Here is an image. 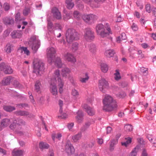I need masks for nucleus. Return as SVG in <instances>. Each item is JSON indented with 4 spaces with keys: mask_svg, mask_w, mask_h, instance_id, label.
I'll list each match as a JSON object with an SVG mask.
<instances>
[{
    "mask_svg": "<svg viewBox=\"0 0 156 156\" xmlns=\"http://www.w3.org/2000/svg\"><path fill=\"white\" fill-rule=\"evenodd\" d=\"M116 95L118 97L120 98H123L126 95V94L124 92L122 91L117 94Z\"/></svg>",
    "mask_w": 156,
    "mask_h": 156,
    "instance_id": "nucleus-49",
    "label": "nucleus"
},
{
    "mask_svg": "<svg viewBox=\"0 0 156 156\" xmlns=\"http://www.w3.org/2000/svg\"><path fill=\"white\" fill-rule=\"evenodd\" d=\"M24 151L22 150L14 149L12 151L13 156H23Z\"/></svg>",
    "mask_w": 156,
    "mask_h": 156,
    "instance_id": "nucleus-20",
    "label": "nucleus"
},
{
    "mask_svg": "<svg viewBox=\"0 0 156 156\" xmlns=\"http://www.w3.org/2000/svg\"><path fill=\"white\" fill-rule=\"evenodd\" d=\"M56 84V81L55 80H54L53 81L50 82L51 92L53 95L55 96L57 95L58 93Z\"/></svg>",
    "mask_w": 156,
    "mask_h": 156,
    "instance_id": "nucleus-13",
    "label": "nucleus"
},
{
    "mask_svg": "<svg viewBox=\"0 0 156 156\" xmlns=\"http://www.w3.org/2000/svg\"><path fill=\"white\" fill-rule=\"evenodd\" d=\"M72 93V95L74 96H77L79 95L78 92L75 89L73 90Z\"/></svg>",
    "mask_w": 156,
    "mask_h": 156,
    "instance_id": "nucleus-57",
    "label": "nucleus"
},
{
    "mask_svg": "<svg viewBox=\"0 0 156 156\" xmlns=\"http://www.w3.org/2000/svg\"><path fill=\"white\" fill-rule=\"evenodd\" d=\"M103 109L106 111H112L113 108H116L117 104L115 100L111 96L106 95L103 100Z\"/></svg>",
    "mask_w": 156,
    "mask_h": 156,
    "instance_id": "nucleus-2",
    "label": "nucleus"
},
{
    "mask_svg": "<svg viewBox=\"0 0 156 156\" xmlns=\"http://www.w3.org/2000/svg\"><path fill=\"white\" fill-rule=\"evenodd\" d=\"M15 114L17 116H23L29 115L28 112L25 111L18 110L15 112Z\"/></svg>",
    "mask_w": 156,
    "mask_h": 156,
    "instance_id": "nucleus-24",
    "label": "nucleus"
},
{
    "mask_svg": "<svg viewBox=\"0 0 156 156\" xmlns=\"http://www.w3.org/2000/svg\"><path fill=\"white\" fill-rule=\"evenodd\" d=\"M3 109L4 110L7 112H11L16 109L14 107L10 105H5L3 106Z\"/></svg>",
    "mask_w": 156,
    "mask_h": 156,
    "instance_id": "nucleus-29",
    "label": "nucleus"
},
{
    "mask_svg": "<svg viewBox=\"0 0 156 156\" xmlns=\"http://www.w3.org/2000/svg\"><path fill=\"white\" fill-rule=\"evenodd\" d=\"M66 4L67 8L69 9H71L74 7V4L72 0H66Z\"/></svg>",
    "mask_w": 156,
    "mask_h": 156,
    "instance_id": "nucleus-32",
    "label": "nucleus"
},
{
    "mask_svg": "<svg viewBox=\"0 0 156 156\" xmlns=\"http://www.w3.org/2000/svg\"><path fill=\"white\" fill-rule=\"evenodd\" d=\"M63 58L65 60L74 63L76 62V59L72 54L69 52L63 55Z\"/></svg>",
    "mask_w": 156,
    "mask_h": 156,
    "instance_id": "nucleus-12",
    "label": "nucleus"
},
{
    "mask_svg": "<svg viewBox=\"0 0 156 156\" xmlns=\"http://www.w3.org/2000/svg\"><path fill=\"white\" fill-rule=\"evenodd\" d=\"M49 147V145L48 144L43 142H41L39 144V147L42 150L44 149H47Z\"/></svg>",
    "mask_w": 156,
    "mask_h": 156,
    "instance_id": "nucleus-33",
    "label": "nucleus"
},
{
    "mask_svg": "<svg viewBox=\"0 0 156 156\" xmlns=\"http://www.w3.org/2000/svg\"><path fill=\"white\" fill-rule=\"evenodd\" d=\"M55 64L58 68H61L62 66V63L60 58L59 57H57L55 62Z\"/></svg>",
    "mask_w": 156,
    "mask_h": 156,
    "instance_id": "nucleus-40",
    "label": "nucleus"
},
{
    "mask_svg": "<svg viewBox=\"0 0 156 156\" xmlns=\"http://www.w3.org/2000/svg\"><path fill=\"white\" fill-rule=\"evenodd\" d=\"M137 54L139 58L141 59L144 58L145 57L144 54L142 53V51L141 50H138L137 51Z\"/></svg>",
    "mask_w": 156,
    "mask_h": 156,
    "instance_id": "nucleus-48",
    "label": "nucleus"
},
{
    "mask_svg": "<svg viewBox=\"0 0 156 156\" xmlns=\"http://www.w3.org/2000/svg\"><path fill=\"white\" fill-rule=\"evenodd\" d=\"M115 79L116 80H118L121 79L120 73L118 70H116V73L114 74Z\"/></svg>",
    "mask_w": 156,
    "mask_h": 156,
    "instance_id": "nucleus-46",
    "label": "nucleus"
},
{
    "mask_svg": "<svg viewBox=\"0 0 156 156\" xmlns=\"http://www.w3.org/2000/svg\"><path fill=\"white\" fill-rule=\"evenodd\" d=\"M44 63L42 61L39 59H35L34 62L33 72L37 75H39L44 69Z\"/></svg>",
    "mask_w": 156,
    "mask_h": 156,
    "instance_id": "nucleus-5",
    "label": "nucleus"
},
{
    "mask_svg": "<svg viewBox=\"0 0 156 156\" xmlns=\"http://www.w3.org/2000/svg\"><path fill=\"white\" fill-rule=\"evenodd\" d=\"M101 69L104 73H106L108 70V67L107 65L105 63H102L101 64Z\"/></svg>",
    "mask_w": 156,
    "mask_h": 156,
    "instance_id": "nucleus-35",
    "label": "nucleus"
},
{
    "mask_svg": "<svg viewBox=\"0 0 156 156\" xmlns=\"http://www.w3.org/2000/svg\"><path fill=\"white\" fill-rule=\"evenodd\" d=\"M21 35V32L18 30H14L11 34V37L13 38H19L20 37Z\"/></svg>",
    "mask_w": 156,
    "mask_h": 156,
    "instance_id": "nucleus-22",
    "label": "nucleus"
},
{
    "mask_svg": "<svg viewBox=\"0 0 156 156\" xmlns=\"http://www.w3.org/2000/svg\"><path fill=\"white\" fill-rule=\"evenodd\" d=\"M87 129L88 128L83 125L80 128V132H81V133L84 132L87 130Z\"/></svg>",
    "mask_w": 156,
    "mask_h": 156,
    "instance_id": "nucleus-64",
    "label": "nucleus"
},
{
    "mask_svg": "<svg viewBox=\"0 0 156 156\" xmlns=\"http://www.w3.org/2000/svg\"><path fill=\"white\" fill-rule=\"evenodd\" d=\"M52 13L53 17L58 20L61 19L62 18L61 13L56 7H54L52 9Z\"/></svg>",
    "mask_w": 156,
    "mask_h": 156,
    "instance_id": "nucleus-15",
    "label": "nucleus"
},
{
    "mask_svg": "<svg viewBox=\"0 0 156 156\" xmlns=\"http://www.w3.org/2000/svg\"><path fill=\"white\" fill-rule=\"evenodd\" d=\"M30 12V9L29 8H25L23 11V13L24 16H27Z\"/></svg>",
    "mask_w": 156,
    "mask_h": 156,
    "instance_id": "nucleus-52",
    "label": "nucleus"
},
{
    "mask_svg": "<svg viewBox=\"0 0 156 156\" xmlns=\"http://www.w3.org/2000/svg\"><path fill=\"white\" fill-rule=\"evenodd\" d=\"M3 8L5 11H8L10 9V6L8 3H5L4 4Z\"/></svg>",
    "mask_w": 156,
    "mask_h": 156,
    "instance_id": "nucleus-56",
    "label": "nucleus"
},
{
    "mask_svg": "<svg viewBox=\"0 0 156 156\" xmlns=\"http://www.w3.org/2000/svg\"><path fill=\"white\" fill-rule=\"evenodd\" d=\"M41 86L40 82L38 81H37L34 84V88L35 90L38 92L40 90V86Z\"/></svg>",
    "mask_w": 156,
    "mask_h": 156,
    "instance_id": "nucleus-38",
    "label": "nucleus"
},
{
    "mask_svg": "<svg viewBox=\"0 0 156 156\" xmlns=\"http://www.w3.org/2000/svg\"><path fill=\"white\" fill-rule=\"evenodd\" d=\"M81 137L82 133L81 132H79L77 134L72 136V139L74 142H76L80 140Z\"/></svg>",
    "mask_w": 156,
    "mask_h": 156,
    "instance_id": "nucleus-27",
    "label": "nucleus"
},
{
    "mask_svg": "<svg viewBox=\"0 0 156 156\" xmlns=\"http://www.w3.org/2000/svg\"><path fill=\"white\" fill-rule=\"evenodd\" d=\"M115 53V51L113 49L107 50L105 53V55L107 58L112 57Z\"/></svg>",
    "mask_w": 156,
    "mask_h": 156,
    "instance_id": "nucleus-25",
    "label": "nucleus"
},
{
    "mask_svg": "<svg viewBox=\"0 0 156 156\" xmlns=\"http://www.w3.org/2000/svg\"><path fill=\"white\" fill-rule=\"evenodd\" d=\"M146 11L150 13L151 11V7L150 4H147L146 6Z\"/></svg>",
    "mask_w": 156,
    "mask_h": 156,
    "instance_id": "nucleus-63",
    "label": "nucleus"
},
{
    "mask_svg": "<svg viewBox=\"0 0 156 156\" xmlns=\"http://www.w3.org/2000/svg\"><path fill=\"white\" fill-rule=\"evenodd\" d=\"M126 35L125 33H122L121 35L118 37L117 38V41L118 43H120L121 41L126 39Z\"/></svg>",
    "mask_w": 156,
    "mask_h": 156,
    "instance_id": "nucleus-36",
    "label": "nucleus"
},
{
    "mask_svg": "<svg viewBox=\"0 0 156 156\" xmlns=\"http://www.w3.org/2000/svg\"><path fill=\"white\" fill-rule=\"evenodd\" d=\"M97 19V16L93 14L85 15L83 17L84 20L86 22H88L90 21L93 22L96 20Z\"/></svg>",
    "mask_w": 156,
    "mask_h": 156,
    "instance_id": "nucleus-16",
    "label": "nucleus"
},
{
    "mask_svg": "<svg viewBox=\"0 0 156 156\" xmlns=\"http://www.w3.org/2000/svg\"><path fill=\"white\" fill-rule=\"evenodd\" d=\"M2 20L3 23L6 26L12 25L14 22L13 19L7 17L3 18Z\"/></svg>",
    "mask_w": 156,
    "mask_h": 156,
    "instance_id": "nucleus-17",
    "label": "nucleus"
},
{
    "mask_svg": "<svg viewBox=\"0 0 156 156\" xmlns=\"http://www.w3.org/2000/svg\"><path fill=\"white\" fill-rule=\"evenodd\" d=\"M61 115L58 116V117H61L62 119H65L68 117V115L65 113H63L62 112V113H60Z\"/></svg>",
    "mask_w": 156,
    "mask_h": 156,
    "instance_id": "nucleus-58",
    "label": "nucleus"
},
{
    "mask_svg": "<svg viewBox=\"0 0 156 156\" xmlns=\"http://www.w3.org/2000/svg\"><path fill=\"white\" fill-rule=\"evenodd\" d=\"M105 26L107 31L105 30V27L102 24H98L96 27V30L97 35L102 38L106 37L109 34H112L108 23H105Z\"/></svg>",
    "mask_w": 156,
    "mask_h": 156,
    "instance_id": "nucleus-1",
    "label": "nucleus"
},
{
    "mask_svg": "<svg viewBox=\"0 0 156 156\" xmlns=\"http://www.w3.org/2000/svg\"><path fill=\"white\" fill-rule=\"evenodd\" d=\"M72 13L71 12L67 13L66 15L65 20H68L72 17Z\"/></svg>",
    "mask_w": 156,
    "mask_h": 156,
    "instance_id": "nucleus-55",
    "label": "nucleus"
},
{
    "mask_svg": "<svg viewBox=\"0 0 156 156\" xmlns=\"http://www.w3.org/2000/svg\"><path fill=\"white\" fill-rule=\"evenodd\" d=\"M65 151L68 155L73 154L75 152V150L69 141H67L65 146Z\"/></svg>",
    "mask_w": 156,
    "mask_h": 156,
    "instance_id": "nucleus-11",
    "label": "nucleus"
},
{
    "mask_svg": "<svg viewBox=\"0 0 156 156\" xmlns=\"http://www.w3.org/2000/svg\"><path fill=\"white\" fill-rule=\"evenodd\" d=\"M66 39L67 42L71 43L74 41L79 39V36L76 30L72 28L68 29L66 34Z\"/></svg>",
    "mask_w": 156,
    "mask_h": 156,
    "instance_id": "nucleus-3",
    "label": "nucleus"
},
{
    "mask_svg": "<svg viewBox=\"0 0 156 156\" xmlns=\"http://www.w3.org/2000/svg\"><path fill=\"white\" fill-rule=\"evenodd\" d=\"M77 114V115L76 117V121L78 123H81L83 119V113L81 111H78Z\"/></svg>",
    "mask_w": 156,
    "mask_h": 156,
    "instance_id": "nucleus-19",
    "label": "nucleus"
},
{
    "mask_svg": "<svg viewBox=\"0 0 156 156\" xmlns=\"http://www.w3.org/2000/svg\"><path fill=\"white\" fill-rule=\"evenodd\" d=\"M11 32V30L10 29H8L5 30L4 33V35L5 37L8 36Z\"/></svg>",
    "mask_w": 156,
    "mask_h": 156,
    "instance_id": "nucleus-62",
    "label": "nucleus"
},
{
    "mask_svg": "<svg viewBox=\"0 0 156 156\" xmlns=\"http://www.w3.org/2000/svg\"><path fill=\"white\" fill-rule=\"evenodd\" d=\"M10 122V120L8 119H5L2 120L0 125V130L9 125Z\"/></svg>",
    "mask_w": 156,
    "mask_h": 156,
    "instance_id": "nucleus-18",
    "label": "nucleus"
},
{
    "mask_svg": "<svg viewBox=\"0 0 156 156\" xmlns=\"http://www.w3.org/2000/svg\"><path fill=\"white\" fill-rule=\"evenodd\" d=\"M70 71L69 69L68 68H63L62 70V76L66 77L67 74H68Z\"/></svg>",
    "mask_w": 156,
    "mask_h": 156,
    "instance_id": "nucleus-34",
    "label": "nucleus"
},
{
    "mask_svg": "<svg viewBox=\"0 0 156 156\" xmlns=\"http://www.w3.org/2000/svg\"><path fill=\"white\" fill-rule=\"evenodd\" d=\"M15 120L17 123V125H18L19 127L26 125V122L22 119H17Z\"/></svg>",
    "mask_w": 156,
    "mask_h": 156,
    "instance_id": "nucleus-31",
    "label": "nucleus"
},
{
    "mask_svg": "<svg viewBox=\"0 0 156 156\" xmlns=\"http://www.w3.org/2000/svg\"><path fill=\"white\" fill-rule=\"evenodd\" d=\"M88 47L89 51L90 52L94 53L96 51V46L94 44H90Z\"/></svg>",
    "mask_w": 156,
    "mask_h": 156,
    "instance_id": "nucleus-41",
    "label": "nucleus"
},
{
    "mask_svg": "<svg viewBox=\"0 0 156 156\" xmlns=\"http://www.w3.org/2000/svg\"><path fill=\"white\" fill-rule=\"evenodd\" d=\"M54 80L56 81V83L57 81L59 87V92L60 93H62L63 92L64 83L61 78L60 71L58 69L55 70L54 72L52 78L51 79V82L53 81Z\"/></svg>",
    "mask_w": 156,
    "mask_h": 156,
    "instance_id": "nucleus-4",
    "label": "nucleus"
},
{
    "mask_svg": "<svg viewBox=\"0 0 156 156\" xmlns=\"http://www.w3.org/2000/svg\"><path fill=\"white\" fill-rule=\"evenodd\" d=\"M55 28L56 30H57L56 31L55 34V35L58 38H59L61 37V26L58 24H56L55 27Z\"/></svg>",
    "mask_w": 156,
    "mask_h": 156,
    "instance_id": "nucleus-21",
    "label": "nucleus"
},
{
    "mask_svg": "<svg viewBox=\"0 0 156 156\" xmlns=\"http://www.w3.org/2000/svg\"><path fill=\"white\" fill-rule=\"evenodd\" d=\"M58 105L60 107L59 112L62 113V106L63 105V101L61 100H59L58 101Z\"/></svg>",
    "mask_w": 156,
    "mask_h": 156,
    "instance_id": "nucleus-50",
    "label": "nucleus"
},
{
    "mask_svg": "<svg viewBox=\"0 0 156 156\" xmlns=\"http://www.w3.org/2000/svg\"><path fill=\"white\" fill-rule=\"evenodd\" d=\"M86 78H81L80 79V81L82 83H85L89 79V77L87 76V73L86 74Z\"/></svg>",
    "mask_w": 156,
    "mask_h": 156,
    "instance_id": "nucleus-51",
    "label": "nucleus"
},
{
    "mask_svg": "<svg viewBox=\"0 0 156 156\" xmlns=\"http://www.w3.org/2000/svg\"><path fill=\"white\" fill-rule=\"evenodd\" d=\"M13 78H12L10 76L4 78L2 81L3 84L4 85H9L11 81H12Z\"/></svg>",
    "mask_w": 156,
    "mask_h": 156,
    "instance_id": "nucleus-23",
    "label": "nucleus"
},
{
    "mask_svg": "<svg viewBox=\"0 0 156 156\" xmlns=\"http://www.w3.org/2000/svg\"><path fill=\"white\" fill-rule=\"evenodd\" d=\"M56 50L53 47H51L47 49V55L48 61L50 63L54 62V59L55 56Z\"/></svg>",
    "mask_w": 156,
    "mask_h": 156,
    "instance_id": "nucleus-6",
    "label": "nucleus"
},
{
    "mask_svg": "<svg viewBox=\"0 0 156 156\" xmlns=\"http://www.w3.org/2000/svg\"><path fill=\"white\" fill-rule=\"evenodd\" d=\"M80 14L77 11H75L73 13L74 17L76 18L77 20H79L80 18Z\"/></svg>",
    "mask_w": 156,
    "mask_h": 156,
    "instance_id": "nucleus-53",
    "label": "nucleus"
},
{
    "mask_svg": "<svg viewBox=\"0 0 156 156\" xmlns=\"http://www.w3.org/2000/svg\"><path fill=\"white\" fill-rule=\"evenodd\" d=\"M48 28L49 31H51L54 28V26L53 23L51 22L48 20Z\"/></svg>",
    "mask_w": 156,
    "mask_h": 156,
    "instance_id": "nucleus-47",
    "label": "nucleus"
},
{
    "mask_svg": "<svg viewBox=\"0 0 156 156\" xmlns=\"http://www.w3.org/2000/svg\"><path fill=\"white\" fill-rule=\"evenodd\" d=\"M12 47V45L9 44H8L5 48V50L7 53H9L11 52V48Z\"/></svg>",
    "mask_w": 156,
    "mask_h": 156,
    "instance_id": "nucleus-39",
    "label": "nucleus"
},
{
    "mask_svg": "<svg viewBox=\"0 0 156 156\" xmlns=\"http://www.w3.org/2000/svg\"><path fill=\"white\" fill-rule=\"evenodd\" d=\"M40 43H34L29 44L30 46L31 47L32 50L34 53L37 51L38 49L40 47Z\"/></svg>",
    "mask_w": 156,
    "mask_h": 156,
    "instance_id": "nucleus-26",
    "label": "nucleus"
},
{
    "mask_svg": "<svg viewBox=\"0 0 156 156\" xmlns=\"http://www.w3.org/2000/svg\"><path fill=\"white\" fill-rule=\"evenodd\" d=\"M83 108L85 110L88 115L91 116L93 115L94 114V109L91 108L90 106H88L86 104H84L82 105Z\"/></svg>",
    "mask_w": 156,
    "mask_h": 156,
    "instance_id": "nucleus-14",
    "label": "nucleus"
},
{
    "mask_svg": "<svg viewBox=\"0 0 156 156\" xmlns=\"http://www.w3.org/2000/svg\"><path fill=\"white\" fill-rule=\"evenodd\" d=\"M139 147L136 146L133 149L129 155V156H136L139 150Z\"/></svg>",
    "mask_w": 156,
    "mask_h": 156,
    "instance_id": "nucleus-30",
    "label": "nucleus"
},
{
    "mask_svg": "<svg viewBox=\"0 0 156 156\" xmlns=\"http://www.w3.org/2000/svg\"><path fill=\"white\" fill-rule=\"evenodd\" d=\"M16 105L17 106H18L19 108H22L24 107H27L28 106V105L27 104L23 103V104H17Z\"/></svg>",
    "mask_w": 156,
    "mask_h": 156,
    "instance_id": "nucleus-60",
    "label": "nucleus"
},
{
    "mask_svg": "<svg viewBox=\"0 0 156 156\" xmlns=\"http://www.w3.org/2000/svg\"><path fill=\"white\" fill-rule=\"evenodd\" d=\"M15 21H17L20 19V13L19 12H18L16 14L15 16Z\"/></svg>",
    "mask_w": 156,
    "mask_h": 156,
    "instance_id": "nucleus-61",
    "label": "nucleus"
},
{
    "mask_svg": "<svg viewBox=\"0 0 156 156\" xmlns=\"http://www.w3.org/2000/svg\"><path fill=\"white\" fill-rule=\"evenodd\" d=\"M94 32L90 28H87L85 29L84 37L87 41H90L94 38Z\"/></svg>",
    "mask_w": 156,
    "mask_h": 156,
    "instance_id": "nucleus-7",
    "label": "nucleus"
},
{
    "mask_svg": "<svg viewBox=\"0 0 156 156\" xmlns=\"http://www.w3.org/2000/svg\"><path fill=\"white\" fill-rule=\"evenodd\" d=\"M78 44L77 42L73 43L72 45V51L74 52L76 51L78 49Z\"/></svg>",
    "mask_w": 156,
    "mask_h": 156,
    "instance_id": "nucleus-43",
    "label": "nucleus"
},
{
    "mask_svg": "<svg viewBox=\"0 0 156 156\" xmlns=\"http://www.w3.org/2000/svg\"><path fill=\"white\" fill-rule=\"evenodd\" d=\"M0 71H3L6 74H11L13 73L11 67L4 62L0 64Z\"/></svg>",
    "mask_w": 156,
    "mask_h": 156,
    "instance_id": "nucleus-8",
    "label": "nucleus"
},
{
    "mask_svg": "<svg viewBox=\"0 0 156 156\" xmlns=\"http://www.w3.org/2000/svg\"><path fill=\"white\" fill-rule=\"evenodd\" d=\"M9 128L11 129L14 131L15 132L17 133L20 134V135L23 134V132L20 131L22 129V127H19L18 125H17V123L15 120L13 121L12 123L10 125Z\"/></svg>",
    "mask_w": 156,
    "mask_h": 156,
    "instance_id": "nucleus-9",
    "label": "nucleus"
},
{
    "mask_svg": "<svg viewBox=\"0 0 156 156\" xmlns=\"http://www.w3.org/2000/svg\"><path fill=\"white\" fill-rule=\"evenodd\" d=\"M133 126L131 125H126L124 126V129L127 132H130L132 130Z\"/></svg>",
    "mask_w": 156,
    "mask_h": 156,
    "instance_id": "nucleus-45",
    "label": "nucleus"
},
{
    "mask_svg": "<svg viewBox=\"0 0 156 156\" xmlns=\"http://www.w3.org/2000/svg\"><path fill=\"white\" fill-rule=\"evenodd\" d=\"M126 139L127 140L126 141L124 142H122V144L123 146H125L126 147L128 145L130 144L131 142V138L130 137H128L127 138H126Z\"/></svg>",
    "mask_w": 156,
    "mask_h": 156,
    "instance_id": "nucleus-42",
    "label": "nucleus"
},
{
    "mask_svg": "<svg viewBox=\"0 0 156 156\" xmlns=\"http://www.w3.org/2000/svg\"><path fill=\"white\" fill-rule=\"evenodd\" d=\"M52 138L53 140L54 141L55 138L58 139V140H60L62 136V134L60 133L56 134L54 133L52 135Z\"/></svg>",
    "mask_w": 156,
    "mask_h": 156,
    "instance_id": "nucleus-37",
    "label": "nucleus"
},
{
    "mask_svg": "<svg viewBox=\"0 0 156 156\" xmlns=\"http://www.w3.org/2000/svg\"><path fill=\"white\" fill-rule=\"evenodd\" d=\"M12 84L16 88L19 87L20 86V84L17 80L14 78L13 79Z\"/></svg>",
    "mask_w": 156,
    "mask_h": 156,
    "instance_id": "nucleus-44",
    "label": "nucleus"
},
{
    "mask_svg": "<svg viewBox=\"0 0 156 156\" xmlns=\"http://www.w3.org/2000/svg\"><path fill=\"white\" fill-rule=\"evenodd\" d=\"M40 43V41L38 40L36 36H33L30 38V39L29 42V44H30L33 43Z\"/></svg>",
    "mask_w": 156,
    "mask_h": 156,
    "instance_id": "nucleus-28",
    "label": "nucleus"
},
{
    "mask_svg": "<svg viewBox=\"0 0 156 156\" xmlns=\"http://www.w3.org/2000/svg\"><path fill=\"white\" fill-rule=\"evenodd\" d=\"M131 28H132V30L135 31H136L138 30V27L137 25L133 23L131 26Z\"/></svg>",
    "mask_w": 156,
    "mask_h": 156,
    "instance_id": "nucleus-54",
    "label": "nucleus"
},
{
    "mask_svg": "<svg viewBox=\"0 0 156 156\" xmlns=\"http://www.w3.org/2000/svg\"><path fill=\"white\" fill-rule=\"evenodd\" d=\"M99 87L100 90L103 93H105V89L108 87V84L105 79L102 78L99 81Z\"/></svg>",
    "mask_w": 156,
    "mask_h": 156,
    "instance_id": "nucleus-10",
    "label": "nucleus"
},
{
    "mask_svg": "<svg viewBox=\"0 0 156 156\" xmlns=\"http://www.w3.org/2000/svg\"><path fill=\"white\" fill-rule=\"evenodd\" d=\"M23 52L24 54L27 55H29L30 53L29 51L28 50L27 48L26 47H24Z\"/></svg>",
    "mask_w": 156,
    "mask_h": 156,
    "instance_id": "nucleus-59",
    "label": "nucleus"
}]
</instances>
